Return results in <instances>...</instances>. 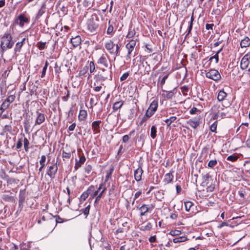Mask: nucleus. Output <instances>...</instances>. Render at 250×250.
Masks as SVG:
<instances>
[{
  "label": "nucleus",
  "mask_w": 250,
  "mask_h": 250,
  "mask_svg": "<svg viewBox=\"0 0 250 250\" xmlns=\"http://www.w3.org/2000/svg\"><path fill=\"white\" fill-rule=\"evenodd\" d=\"M224 105L217 103L214 104L211 109V112L214 114V119H217L219 117L224 118L226 117V113L222 111L224 109Z\"/></svg>",
  "instance_id": "f257e3e1"
},
{
  "label": "nucleus",
  "mask_w": 250,
  "mask_h": 250,
  "mask_svg": "<svg viewBox=\"0 0 250 250\" xmlns=\"http://www.w3.org/2000/svg\"><path fill=\"white\" fill-rule=\"evenodd\" d=\"M12 37L9 33L4 34L1 42V47L3 50L5 49L11 48L14 44V42H12Z\"/></svg>",
  "instance_id": "f03ea898"
},
{
  "label": "nucleus",
  "mask_w": 250,
  "mask_h": 250,
  "mask_svg": "<svg viewBox=\"0 0 250 250\" xmlns=\"http://www.w3.org/2000/svg\"><path fill=\"white\" fill-rule=\"evenodd\" d=\"M87 27L88 30L91 33H95L99 26L98 20L96 16H92L91 17L87 20Z\"/></svg>",
  "instance_id": "7ed1b4c3"
},
{
  "label": "nucleus",
  "mask_w": 250,
  "mask_h": 250,
  "mask_svg": "<svg viewBox=\"0 0 250 250\" xmlns=\"http://www.w3.org/2000/svg\"><path fill=\"white\" fill-rule=\"evenodd\" d=\"M109 57L106 54H103L97 61V64L100 67L107 68L110 64V68L111 67V63L109 62Z\"/></svg>",
  "instance_id": "20e7f679"
},
{
  "label": "nucleus",
  "mask_w": 250,
  "mask_h": 250,
  "mask_svg": "<svg viewBox=\"0 0 250 250\" xmlns=\"http://www.w3.org/2000/svg\"><path fill=\"white\" fill-rule=\"evenodd\" d=\"M206 76L215 81H218L221 78L220 73L216 69H211L206 73Z\"/></svg>",
  "instance_id": "39448f33"
},
{
  "label": "nucleus",
  "mask_w": 250,
  "mask_h": 250,
  "mask_svg": "<svg viewBox=\"0 0 250 250\" xmlns=\"http://www.w3.org/2000/svg\"><path fill=\"white\" fill-rule=\"evenodd\" d=\"M157 107L158 101L156 100L153 101L146 112V116L148 117H151L157 110Z\"/></svg>",
  "instance_id": "423d86ee"
},
{
  "label": "nucleus",
  "mask_w": 250,
  "mask_h": 250,
  "mask_svg": "<svg viewBox=\"0 0 250 250\" xmlns=\"http://www.w3.org/2000/svg\"><path fill=\"white\" fill-rule=\"evenodd\" d=\"M104 67H98L97 66V68H99L100 70H102L103 72H104V74H100L99 75V80L102 82H104L106 80L108 79L109 78H110V80H111L112 77H111V74L112 72L111 71H108L104 69Z\"/></svg>",
  "instance_id": "0eeeda50"
},
{
  "label": "nucleus",
  "mask_w": 250,
  "mask_h": 250,
  "mask_svg": "<svg viewBox=\"0 0 250 250\" xmlns=\"http://www.w3.org/2000/svg\"><path fill=\"white\" fill-rule=\"evenodd\" d=\"M58 170L57 163L48 167L47 171V174L51 178H54Z\"/></svg>",
  "instance_id": "6e6552de"
},
{
  "label": "nucleus",
  "mask_w": 250,
  "mask_h": 250,
  "mask_svg": "<svg viewBox=\"0 0 250 250\" xmlns=\"http://www.w3.org/2000/svg\"><path fill=\"white\" fill-rule=\"evenodd\" d=\"M250 59V56L248 54L245 55L241 60L240 63V67L242 69H246L250 63L249 59Z\"/></svg>",
  "instance_id": "1a4fd4ad"
},
{
  "label": "nucleus",
  "mask_w": 250,
  "mask_h": 250,
  "mask_svg": "<svg viewBox=\"0 0 250 250\" xmlns=\"http://www.w3.org/2000/svg\"><path fill=\"white\" fill-rule=\"evenodd\" d=\"M200 118H193L191 119L187 122V125H189L191 127L196 129L200 124Z\"/></svg>",
  "instance_id": "9d476101"
},
{
  "label": "nucleus",
  "mask_w": 250,
  "mask_h": 250,
  "mask_svg": "<svg viewBox=\"0 0 250 250\" xmlns=\"http://www.w3.org/2000/svg\"><path fill=\"white\" fill-rule=\"evenodd\" d=\"M28 22V19L23 15H19L16 20V22L21 26H23L25 23Z\"/></svg>",
  "instance_id": "9b49d317"
},
{
  "label": "nucleus",
  "mask_w": 250,
  "mask_h": 250,
  "mask_svg": "<svg viewBox=\"0 0 250 250\" xmlns=\"http://www.w3.org/2000/svg\"><path fill=\"white\" fill-rule=\"evenodd\" d=\"M153 208H150L147 206V205L144 204L143 205L139 208V210L140 211V215L141 216H145L146 215V213L151 210Z\"/></svg>",
  "instance_id": "f8f14e48"
},
{
  "label": "nucleus",
  "mask_w": 250,
  "mask_h": 250,
  "mask_svg": "<svg viewBox=\"0 0 250 250\" xmlns=\"http://www.w3.org/2000/svg\"><path fill=\"white\" fill-rule=\"evenodd\" d=\"M46 161V157L45 155H42L41 156V159L40 161V164L41 165V167L39 169V174L41 173V175L42 177L43 176V172H42V169L44 168V167L45 166V162Z\"/></svg>",
  "instance_id": "ddd939ff"
},
{
  "label": "nucleus",
  "mask_w": 250,
  "mask_h": 250,
  "mask_svg": "<svg viewBox=\"0 0 250 250\" xmlns=\"http://www.w3.org/2000/svg\"><path fill=\"white\" fill-rule=\"evenodd\" d=\"M143 173V170L141 167L138 168L134 171V178L137 181H140L142 179V175Z\"/></svg>",
  "instance_id": "4468645a"
},
{
  "label": "nucleus",
  "mask_w": 250,
  "mask_h": 250,
  "mask_svg": "<svg viewBox=\"0 0 250 250\" xmlns=\"http://www.w3.org/2000/svg\"><path fill=\"white\" fill-rule=\"evenodd\" d=\"M37 117L36 120V124L40 125L42 124L45 120L44 115L42 113L37 111Z\"/></svg>",
  "instance_id": "2eb2a0df"
},
{
  "label": "nucleus",
  "mask_w": 250,
  "mask_h": 250,
  "mask_svg": "<svg viewBox=\"0 0 250 250\" xmlns=\"http://www.w3.org/2000/svg\"><path fill=\"white\" fill-rule=\"evenodd\" d=\"M71 42L74 47L78 46L81 43V38L80 36H77L72 38L71 40Z\"/></svg>",
  "instance_id": "dca6fc26"
},
{
  "label": "nucleus",
  "mask_w": 250,
  "mask_h": 250,
  "mask_svg": "<svg viewBox=\"0 0 250 250\" xmlns=\"http://www.w3.org/2000/svg\"><path fill=\"white\" fill-rule=\"evenodd\" d=\"M208 178H209V176H207L205 181L202 182V186H205V184H206V185L207 186V191L208 192H212L215 188V186H214V185H213L212 184V183L209 186H208L209 182L206 183V181L208 180Z\"/></svg>",
  "instance_id": "f3484780"
},
{
  "label": "nucleus",
  "mask_w": 250,
  "mask_h": 250,
  "mask_svg": "<svg viewBox=\"0 0 250 250\" xmlns=\"http://www.w3.org/2000/svg\"><path fill=\"white\" fill-rule=\"evenodd\" d=\"M85 160L86 159L83 155L80 157L79 161L76 159V164L75 166V169H78V168L80 167L85 162Z\"/></svg>",
  "instance_id": "a211bd4d"
},
{
  "label": "nucleus",
  "mask_w": 250,
  "mask_h": 250,
  "mask_svg": "<svg viewBox=\"0 0 250 250\" xmlns=\"http://www.w3.org/2000/svg\"><path fill=\"white\" fill-rule=\"evenodd\" d=\"M250 45V39L249 37H246L242 40L240 42V46L242 48L247 47Z\"/></svg>",
  "instance_id": "6ab92c4d"
},
{
  "label": "nucleus",
  "mask_w": 250,
  "mask_h": 250,
  "mask_svg": "<svg viewBox=\"0 0 250 250\" xmlns=\"http://www.w3.org/2000/svg\"><path fill=\"white\" fill-rule=\"evenodd\" d=\"M46 10V4L45 3H43L40 9H39L37 16H36V19H39L45 12Z\"/></svg>",
  "instance_id": "aec40b11"
},
{
  "label": "nucleus",
  "mask_w": 250,
  "mask_h": 250,
  "mask_svg": "<svg viewBox=\"0 0 250 250\" xmlns=\"http://www.w3.org/2000/svg\"><path fill=\"white\" fill-rule=\"evenodd\" d=\"M114 44L111 40L107 42L104 45L105 48L109 51L110 54H112L113 52L111 50L113 48Z\"/></svg>",
  "instance_id": "412c9836"
},
{
  "label": "nucleus",
  "mask_w": 250,
  "mask_h": 250,
  "mask_svg": "<svg viewBox=\"0 0 250 250\" xmlns=\"http://www.w3.org/2000/svg\"><path fill=\"white\" fill-rule=\"evenodd\" d=\"M165 92L166 93V94H163L164 97L167 99H171L174 96V94L176 93V90L175 89H174L172 90L165 91Z\"/></svg>",
  "instance_id": "4be33fe9"
},
{
  "label": "nucleus",
  "mask_w": 250,
  "mask_h": 250,
  "mask_svg": "<svg viewBox=\"0 0 250 250\" xmlns=\"http://www.w3.org/2000/svg\"><path fill=\"white\" fill-rule=\"evenodd\" d=\"M173 179V175L170 173H167L165 175L164 182L165 184H169L171 182Z\"/></svg>",
  "instance_id": "5701e85b"
},
{
  "label": "nucleus",
  "mask_w": 250,
  "mask_h": 250,
  "mask_svg": "<svg viewBox=\"0 0 250 250\" xmlns=\"http://www.w3.org/2000/svg\"><path fill=\"white\" fill-rule=\"evenodd\" d=\"M227 96V94L224 90H220L217 96V99L219 102L225 100Z\"/></svg>",
  "instance_id": "b1692460"
},
{
  "label": "nucleus",
  "mask_w": 250,
  "mask_h": 250,
  "mask_svg": "<svg viewBox=\"0 0 250 250\" xmlns=\"http://www.w3.org/2000/svg\"><path fill=\"white\" fill-rule=\"evenodd\" d=\"M101 123V121H96L92 123V128L94 131L99 132L100 125Z\"/></svg>",
  "instance_id": "393cba45"
},
{
  "label": "nucleus",
  "mask_w": 250,
  "mask_h": 250,
  "mask_svg": "<svg viewBox=\"0 0 250 250\" xmlns=\"http://www.w3.org/2000/svg\"><path fill=\"white\" fill-rule=\"evenodd\" d=\"M126 48H127V54L126 56V60H130V58H131V55L132 54V52H133L134 49V47H132V46H131L129 45H128L127 44H126V46H125Z\"/></svg>",
  "instance_id": "a878e982"
},
{
  "label": "nucleus",
  "mask_w": 250,
  "mask_h": 250,
  "mask_svg": "<svg viewBox=\"0 0 250 250\" xmlns=\"http://www.w3.org/2000/svg\"><path fill=\"white\" fill-rule=\"evenodd\" d=\"M87 111L85 110H81L80 111L79 115L78 116L79 119L80 121H84L86 117H87Z\"/></svg>",
  "instance_id": "bb28decb"
},
{
  "label": "nucleus",
  "mask_w": 250,
  "mask_h": 250,
  "mask_svg": "<svg viewBox=\"0 0 250 250\" xmlns=\"http://www.w3.org/2000/svg\"><path fill=\"white\" fill-rule=\"evenodd\" d=\"M25 198V193L23 191H20L19 195V207L22 206V204L24 202Z\"/></svg>",
  "instance_id": "cd10ccee"
},
{
  "label": "nucleus",
  "mask_w": 250,
  "mask_h": 250,
  "mask_svg": "<svg viewBox=\"0 0 250 250\" xmlns=\"http://www.w3.org/2000/svg\"><path fill=\"white\" fill-rule=\"evenodd\" d=\"M124 104V101H120L117 102H115L113 105V109L114 110H117L118 109L121 108L122 105Z\"/></svg>",
  "instance_id": "c85d7f7f"
},
{
  "label": "nucleus",
  "mask_w": 250,
  "mask_h": 250,
  "mask_svg": "<svg viewBox=\"0 0 250 250\" xmlns=\"http://www.w3.org/2000/svg\"><path fill=\"white\" fill-rule=\"evenodd\" d=\"M187 238L185 236H180L179 237H176L173 239V241L175 243H178L180 242H183L186 241L187 240Z\"/></svg>",
  "instance_id": "c756f323"
},
{
  "label": "nucleus",
  "mask_w": 250,
  "mask_h": 250,
  "mask_svg": "<svg viewBox=\"0 0 250 250\" xmlns=\"http://www.w3.org/2000/svg\"><path fill=\"white\" fill-rule=\"evenodd\" d=\"M157 129L155 126H152L151 128L150 136L152 139H154L156 136Z\"/></svg>",
  "instance_id": "7c9ffc66"
},
{
  "label": "nucleus",
  "mask_w": 250,
  "mask_h": 250,
  "mask_svg": "<svg viewBox=\"0 0 250 250\" xmlns=\"http://www.w3.org/2000/svg\"><path fill=\"white\" fill-rule=\"evenodd\" d=\"M92 188H94V187L93 186H90L89 187V188L88 189V190L86 191V192H83L82 195H81V199L83 200H86V199L88 197V195H89V193L88 192V190H91V189Z\"/></svg>",
  "instance_id": "2f4dec72"
},
{
  "label": "nucleus",
  "mask_w": 250,
  "mask_h": 250,
  "mask_svg": "<svg viewBox=\"0 0 250 250\" xmlns=\"http://www.w3.org/2000/svg\"><path fill=\"white\" fill-rule=\"evenodd\" d=\"M222 49H220L219 50H218L216 53L213 56H212L210 58H209V61H211L212 59H215V62L217 63L218 62V61H219V57H218V54L220 52V51H221Z\"/></svg>",
  "instance_id": "473e14b6"
},
{
  "label": "nucleus",
  "mask_w": 250,
  "mask_h": 250,
  "mask_svg": "<svg viewBox=\"0 0 250 250\" xmlns=\"http://www.w3.org/2000/svg\"><path fill=\"white\" fill-rule=\"evenodd\" d=\"M23 46L22 42H17L16 44V46L15 47L14 50L15 52H20L21 51V48L22 46Z\"/></svg>",
  "instance_id": "72a5a7b5"
},
{
  "label": "nucleus",
  "mask_w": 250,
  "mask_h": 250,
  "mask_svg": "<svg viewBox=\"0 0 250 250\" xmlns=\"http://www.w3.org/2000/svg\"><path fill=\"white\" fill-rule=\"evenodd\" d=\"M217 162L216 159L211 160L209 161L208 164V166L210 168H213L214 166L217 165Z\"/></svg>",
  "instance_id": "f704fd0d"
},
{
  "label": "nucleus",
  "mask_w": 250,
  "mask_h": 250,
  "mask_svg": "<svg viewBox=\"0 0 250 250\" xmlns=\"http://www.w3.org/2000/svg\"><path fill=\"white\" fill-rule=\"evenodd\" d=\"M189 113L191 114H198V113H201V111L199 109H198L195 107H193L190 110Z\"/></svg>",
  "instance_id": "c9c22d12"
},
{
  "label": "nucleus",
  "mask_w": 250,
  "mask_h": 250,
  "mask_svg": "<svg viewBox=\"0 0 250 250\" xmlns=\"http://www.w3.org/2000/svg\"><path fill=\"white\" fill-rule=\"evenodd\" d=\"M152 228V225L150 223H148L146 226H142L141 227V229L142 230H149Z\"/></svg>",
  "instance_id": "e433bc0d"
},
{
  "label": "nucleus",
  "mask_w": 250,
  "mask_h": 250,
  "mask_svg": "<svg viewBox=\"0 0 250 250\" xmlns=\"http://www.w3.org/2000/svg\"><path fill=\"white\" fill-rule=\"evenodd\" d=\"M2 199L4 201L12 202L14 200L13 197L9 195L4 194L2 196Z\"/></svg>",
  "instance_id": "4c0bfd02"
},
{
  "label": "nucleus",
  "mask_w": 250,
  "mask_h": 250,
  "mask_svg": "<svg viewBox=\"0 0 250 250\" xmlns=\"http://www.w3.org/2000/svg\"><path fill=\"white\" fill-rule=\"evenodd\" d=\"M23 143H24V147L25 150V151L27 152L28 150V148H29L28 146L29 145V142L26 138H24Z\"/></svg>",
  "instance_id": "58836bf2"
},
{
  "label": "nucleus",
  "mask_w": 250,
  "mask_h": 250,
  "mask_svg": "<svg viewBox=\"0 0 250 250\" xmlns=\"http://www.w3.org/2000/svg\"><path fill=\"white\" fill-rule=\"evenodd\" d=\"M15 96L12 95L8 96L5 101L10 104V103H12L15 100Z\"/></svg>",
  "instance_id": "ea45409f"
},
{
  "label": "nucleus",
  "mask_w": 250,
  "mask_h": 250,
  "mask_svg": "<svg viewBox=\"0 0 250 250\" xmlns=\"http://www.w3.org/2000/svg\"><path fill=\"white\" fill-rule=\"evenodd\" d=\"M62 156L64 158L69 159L71 157V152H66L65 150H62Z\"/></svg>",
  "instance_id": "a19ab883"
},
{
  "label": "nucleus",
  "mask_w": 250,
  "mask_h": 250,
  "mask_svg": "<svg viewBox=\"0 0 250 250\" xmlns=\"http://www.w3.org/2000/svg\"><path fill=\"white\" fill-rule=\"evenodd\" d=\"M193 204L192 202L190 201H187L185 203V206L186 210L187 211H189L191 208V207L192 206Z\"/></svg>",
  "instance_id": "79ce46f5"
},
{
  "label": "nucleus",
  "mask_w": 250,
  "mask_h": 250,
  "mask_svg": "<svg viewBox=\"0 0 250 250\" xmlns=\"http://www.w3.org/2000/svg\"><path fill=\"white\" fill-rule=\"evenodd\" d=\"M48 65V63L47 61H46L45 65H44V67H43V68L42 69V72L41 77L42 78L44 77L45 75Z\"/></svg>",
  "instance_id": "37998d69"
},
{
  "label": "nucleus",
  "mask_w": 250,
  "mask_h": 250,
  "mask_svg": "<svg viewBox=\"0 0 250 250\" xmlns=\"http://www.w3.org/2000/svg\"><path fill=\"white\" fill-rule=\"evenodd\" d=\"M95 69V66L94 62H90L89 63V71L90 72L93 73Z\"/></svg>",
  "instance_id": "c03bdc74"
},
{
  "label": "nucleus",
  "mask_w": 250,
  "mask_h": 250,
  "mask_svg": "<svg viewBox=\"0 0 250 250\" xmlns=\"http://www.w3.org/2000/svg\"><path fill=\"white\" fill-rule=\"evenodd\" d=\"M227 159L228 161L234 162L238 159V157L236 155H232L228 156Z\"/></svg>",
  "instance_id": "a18cd8bd"
},
{
  "label": "nucleus",
  "mask_w": 250,
  "mask_h": 250,
  "mask_svg": "<svg viewBox=\"0 0 250 250\" xmlns=\"http://www.w3.org/2000/svg\"><path fill=\"white\" fill-rule=\"evenodd\" d=\"M217 126V122H215L213 124H212L210 127V130L212 132H215Z\"/></svg>",
  "instance_id": "49530a36"
},
{
  "label": "nucleus",
  "mask_w": 250,
  "mask_h": 250,
  "mask_svg": "<svg viewBox=\"0 0 250 250\" xmlns=\"http://www.w3.org/2000/svg\"><path fill=\"white\" fill-rule=\"evenodd\" d=\"M135 34V31L133 30H129V32L127 34V35L126 36L127 38H132Z\"/></svg>",
  "instance_id": "de8ad7c7"
},
{
  "label": "nucleus",
  "mask_w": 250,
  "mask_h": 250,
  "mask_svg": "<svg viewBox=\"0 0 250 250\" xmlns=\"http://www.w3.org/2000/svg\"><path fill=\"white\" fill-rule=\"evenodd\" d=\"M38 47L40 49H43L46 47V42H39L38 43Z\"/></svg>",
  "instance_id": "09e8293b"
},
{
  "label": "nucleus",
  "mask_w": 250,
  "mask_h": 250,
  "mask_svg": "<svg viewBox=\"0 0 250 250\" xmlns=\"http://www.w3.org/2000/svg\"><path fill=\"white\" fill-rule=\"evenodd\" d=\"M142 194L141 191H138L135 193L132 204L133 205L135 201Z\"/></svg>",
  "instance_id": "8fccbe9b"
},
{
  "label": "nucleus",
  "mask_w": 250,
  "mask_h": 250,
  "mask_svg": "<svg viewBox=\"0 0 250 250\" xmlns=\"http://www.w3.org/2000/svg\"><path fill=\"white\" fill-rule=\"evenodd\" d=\"M10 68H9V67H8V68H7V69H6V70H5L4 71L3 73V74H2V76L4 79L8 77V75H9V72H10Z\"/></svg>",
  "instance_id": "3c124183"
},
{
  "label": "nucleus",
  "mask_w": 250,
  "mask_h": 250,
  "mask_svg": "<svg viewBox=\"0 0 250 250\" xmlns=\"http://www.w3.org/2000/svg\"><path fill=\"white\" fill-rule=\"evenodd\" d=\"M181 231L179 230H171L170 232V234L172 236H176L180 234Z\"/></svg>",
  "instance_id": "603ef678"
},
{
  "label": "nucleus",
  "mask_w": 250,
  "mask_h": 250,
  "mask_svg": "<svg viewBox=\"0 0 250 250\" xmlns=\"http://www.w3.org/2000/svg\"><path fill=\"white\" fill-rule=\"evenodd\" d=\"M22 145V139H19L17 143L16 144V148L20 149L21 148Z\"/></svg>",
  "instance_id": "864d4df0"
},
{
  "label": "nucleus",
  "mask_w": 250,
  "mask_h": 250,
  "mask_svg": "<svg viewBox=\"0 0 250 250\" xmlns=\"http://www.w3.org/2000/svg\"><path fill=\"white\" fill-rule=\"evenodd\" d=\"M90 205L87 206L83 210V213L84 215L87 216L89 213Z\"/></svg>",
  "instance_id": "5fc2aeb1"
},
{
  "label": "nucleus",
  "mask_w": 250,
  "mask_h": 250,
  "mask_svg": "<svg viewBox=\"0 0 250 250\" xmlns=\"http://www.w3.org/2000/svg\"><path fill=\"white\" fill-rule=\"evenodd\" d=\"M113 26L112 25H109L107 30V34L108 35L111 34L113 32Z\"/></svg>",
  "instance_id": "6e6d98bb"
},
{
  "label": "nucleus",
  "mask_w": 250,
  "mask_h": 250,
  "mask_svg": "<svg viewBox=\"0 0 250 250\" xmlns=\"http://www.w3.org/2000/svg\"><path fill=\"white\" fill-rule=\"evenodd\" d=\"M129 76V73L128 72H126L124 73L120 78V80L121 81H123L127 79V78Z\"/></svg>",
  "instance_id": "4d7b16f0"
},
{
  "label": "nucleus",
  "mask_w": 250,
  "mask_h": 250,
  "mask_svg": "<svg viewBox=\"0 0 250 250\" xmlns=\"http://www.w3.org/2000/svg\"><path fill=\"white\" fill-rule=\"evenodd\" d=\"M103 195V193H102V192H101L99 194H98V195H97V196L96 198V199L95 201V204L98 203L99 202L100 199L102 197Z\"/></svg>",
  "instance_id": "13d9d810"
},
{
  "label": "nucleus",
  "mask_w": 250,
  "mask_h": 250,
  "mask_svg": "<svg viewBox=\"0 0 250 250\" xmlns=\"http://www.w3.org/2000/svg\"><path fill=\"white\" fill-rule=\"evenodd\" d=\"M127 44L131 46L135 47V46L136 44V40H131Z\"/></svg>",
  "instance_id": "bf43d9fd"
},
{
  "label": "nucleus",
  "mask_w": 250,
  "mask_h": 250,
  "mask_svg": "<svg viewBox=\"0 0 250 250\" xmlns=\"http://www.w3.org/2000/svg\"><path fill=\"white\" fill-rule=\"evenodd\" d=\"M88 67L87 66H84L83 70H81L80 72V75H84L87 71L88 70Z\"/></svg>",
  "instance_id": "052dcab7"
},
{
  "label": "nucleus",
  "mask_w": 250,
  "mask_h": 250,
  "mask_svg": "<svg viewBox=\"0 0 250 250\" xmlns=\"http://www.w3.org/2000/svg\"><path fill=\"white\" fill-rule=\"evenodd\" d=\"M91 170L92 167L90 165H88L85 167V172L87 174H89L91 172Z\"/></svg>",
  "instance_id": "680f3d73"
},
{
  "label": "nucleus",
  "mask_w": 250,
  "mask_h": 250,
  "mask_svg": "<svg viewBox=\"0 0 250 250\" xmlns=\"http://www.w3.org/2000/svg\"><path fill=\"white\" fill-rule=\"evenodd\" d=\"M9 104L7 103L5 101H4L2 104H1V106L3 107V108H4L5 109H6L7 108H8V107L9 106Z\"/></svg>",
  "instance_id": "e2e57ef3"
},
{
  "label": "nucleus",
  "mask_w": 250,
  "mask_h": 250,
  "mask_svg": "<svg viewBox=\"0 0 250 250\" xmlns=\"http://www.w3.org/2000/svg\"><path fill=\"white\" fill-rule=\"evenodd\" d=\"M168 75L167 74V75H166L165 76H164L163 77V78H162V79L161 80V84L162 85H164L165 83V82H166V79L168 77Z\"/></svg>",
  "instance_id": "0e129e2a"
},
{
  "label": "nucleus",
  "mask_w": 250,
  "mask_h": 250,
  "mask_svg": "<svg viewBox=\"0 0 250 250\" xmlns=\"http://www.w3.org/2000/svg\"><path fill=\"white\" fill-rule=\"evenodd\" d=\"M11 129H12V127L10 125H6L5 126H4V131H7V132H11Z\"/></svg>",
  "instance_id": "69168bd1"
},
{
  "label": "nucleus",
  "mask_w": 250,
  "mask_h": 250,
  "mask_svg": "<svg viewBox=\"0 0 250 250\" xmlns=\"http://www.w3.org/2000/svg\"><path fill=\"white\" fill-rule=\"evenodd\" d=\"M129 139V135H125L123 137V141L124 143H126Z\"/></svg>",
  "instance_id": "338daca9"
},
{
  "label": "nucleus",
  "mask_w": 250,
  "mask_h": 250,
  "mask_svg": "<svg viewBox=\"0 0 250 250\" xmlns=\"http://www.w3.org/2000/svg\"><path fill=\"white\" fill-rule=\"evenodd\" d=\"M69 91H67V95L65 96H63L62 98V99L64 101L66 102L68 100V99H69Z\"/></svg>",
  "instance_id": "774afa93"
}]
</instances>
